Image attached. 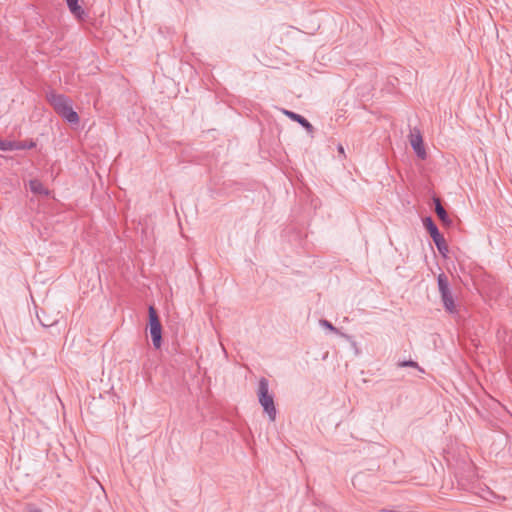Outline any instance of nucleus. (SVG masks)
<instances>
[{
    "label": "nucleus",
    "instance_id": "14",
    "mask_svg": "<svg viewBox=\"0 0 512 512\" xmlns=\"http://www.w3.org/2000/svg\"><path fill=\"white\" fill-rule=\"evenodd\" d=\"M398 366L399 367H412V368H417L419 369L421 372H423V369L418 365L417 362L413 361V360H403V361H400L398 362Z\"/></svg>",
    "mask_w": 512,
    "mask_h": 512
},
{
    "label": "nucleus",
    "instance_id": "17",
    "mask_svg": "<svg viewBox=\"0 0 512 512\" xmlns=\"http://www.w3.org/2000/svg\"><path fill=\"white\" fill-rule=\"evenodd\" d=\"M38 319H39L41 325L44 326V327H49V326L53 325V323H46V322L42 321L39 316H38Z\"/></svg>",
    "mask_w": 512,
    "mask_h": 512
},
{
    "label": "nucleus",
    "instance_id": "3",
    "mask_svg": "<svg viewBox=\"0 0 512 512\" xmlns=\"http://www.w3.org/2000/svg\"><path fill=\"white\" fill-rule=\"evenodd\" d=\"M438 290L445 311L449 314L458 312L450 286L448 277L444 273H440L437 277Z\"/></svg>",
    "mask_w": 512,
    "mask_h": 512
},
{
    "label": "nucleus",
    "instance_id": "13",
    "mask_svg": "<svg viewBox=\"0 0 512 512\" xmlns=\"http://www.w3.org/2000/svg\"><path fill=\"white\" fill-rule=\"evenodd\" d=\"M0 150L1 151H14V140H3L0 139Z\"/></svg>",
    "mask_w": 512,
    "mask_h": 512
},
{
    "label": "nucleus",
    "instance_id": "5",
    "mask_svg": "<svg viewBox=\"0 0 512 512\" xmlns=\"http://www.w3.org/2000/svg\"><path fill=\"white\" fill-rule=\"evenodd\" d=\"M410 144L416 153L417 157L421 160H425L427 157V153L424 147V142L422 135L419 130H415V132H411L410 134Z\"/></svg>",
    "mask_w": 512,
    "mask_h": 512
},
{
    "label": "nucleus",
    "instance_id": "6",
    "mask_svg": "<svg viewBox=\"0 0 512 512\" xmlns=\"http://www.w3.org/2000/svg\"><path fill=\"white\" fill-rule=\"evenodd\" d=\"M283 114L286 115L289 119L300 124L308 133H312L314 131L312 124L302 115L286 109H283Z\"/></svg>",
    "mask_w": 512,
    "mask_h": 512
},
{
    "label": "nucleus",
    "instance_id": "7",
    "mask_svg": "<svg viewBox=\"0 0 512 512\" xmlns=\"http://www.w3.org/2000/svg\"><path fill=\"white\" fill-rule=\"evenodd\" d=\"M433 202L435 205V213H436L437 217L439 218V220L442 222V224L444 226H447V227L451 226L452 220L450 219L447 211L443 207L441 200L437 197H434Z\"/></svg>",
    "mask_w": 512,
    "mask_h": 512
},
{
    "label": "nucleus",
    "instance_id": "2",
    "mask_svg": "<svg viewBox=\"0 0 512 512\" xmlns=\"http://www.w3.org/2000/svg\"><path fill=\"white\" fill-rule=\"evenodd\" d=\"M258 401L263 407L265 413H267L271 421H275L277 410L274 404V397L269 392V381L265 377H261L258 383L257 389Z\"/></svg>",
    "mask_w": 512,
    "mask_h": 512
},
{
    "label": "nucleus",
    "instance_id": "12",
    "mask_svg": "<svg viewBox=\"0 0 512 512\" xmlns=\"http://www.w3.org/2000/svg\"><path fill=\"white\" fill-rule=\"evenodd\" d=\"M36 147V142L32 139L30 140H14V150H29Z\"/></svg>",
    "mask_w": 512,
    "mask_h": 512
},
{
    "label": "nucleus",
    "instance_id": "10",
    "mask_svg": "<svg viewBox=\"0 0 512 512\" xmlns=\"http://www.w3.org/2000/svg\"><path fill=\"white\" fill-rule=\"evenodd\" d=\"M29 187L31 192L34 194H40V195H48L49 191L46 189L42 182L38 179H32L29 181Z\"/></svg>",
    "mask_w": 512,
    "mask_h": 512
},
{
    "label": "nucleus",
    "instance_id": "1",
    "mask_svg": "<svg viewBox=\"0 0 512 512\" xmlns=\"http://www.w3.org/2000/svg\"><path fill=\"white\" fill-rule=\"evenodd\" d=\"M46 99L59 116L71 124L79 123V115L73 110L72 101L69 97L51 91L46 94Z\"/></svg>",
    "mask_w": 512,
    "mask_h": 512
},
{
    "label": "nucleus",
    "instance_id": "4",
    "mask_svg": "<svg viewBox=\"0 0 512 512\" xmlns=\"http://www.w3.org/2000/svg\"><path fill=\"white\" fill-rule=\"evenodd\" d=\"M148 329L155 349L162 345V324L156 308L150 305L148 308Z\"/></svg>",
    "mask_w": 512,
    "mask_h": 512
},
{
    "label": "nucleus",
    "instance_id": "8",
    "mask_svg": "<svg viewBox=\"0 0 512 512\" xmlns=\"http://www.w3.org/2000/svg\"><path fill=\"white\" fill-rule=\"evenodd\" d=\"M67 6L70 12L77 18L83 19L85 17V11L81 5H79V0H66Z\"/></svg>",
    "mask_w": 512,
    "mask_h": 512
},
{
    "label": "nucleus",
    "instance_id": "18",
    "mask_svg": "<svg viewBox=\"0 0 512 512\" xmlns=\"http://www.w3.org/2000/svg\"><path fill=\"white\" fill-rule=\"evenodd\" d=\"M338 151H339L340 153H344V148H343L341 145H339V147H338Z\"/></svg>",
    "mask_w": 512,
    "mask_h": 512
},
{
    "label": "nucleus",
    "instance_id": "11",
    "mask_svg": "<svg viewBox=\"0 0 512 512\" xmlns=\"http://www.w3.org/2000/svg\"><path fill=\"white\" fill-rule=\"evenodd\" d=\"M422 222H423L424 228L427 230L430 237H432L440 232L437 225L435 224L434 220L430 216L424 217Z\"/></svg>",
    "mask_w": 512,
    "mask_h": 512
},
{
    "label": "nucleus",
    "instance_id": "15",
    "mask_svg": "<svg viewBox=\"0 0 512 512\" xmlns=\"http://www.w3.org/2000/svg\"><path fill=\"white\" fill-rule=\"evenodd\" d=\"M319 324H320L322 327H324V328H326V329H329L330 331H332V332H334V333H336V334H340L339 329H338V328H336V327H335L331 322H329V321H328V320H326V319H321V320L319 321Z\"/></svg>",
    "mask_w": 512,
    "mask_h": 512
},
{
    "label": "nucleus",
    "instance_id": "9",
    "mask_svg": "<svg viewBox=\"0 0 512 512\" xmlns=\"http://www.w3.org/2000/svg\"><path fill=\"white\" fill-rule=\"evenodd\" d=\"M431 238L435 243L439 253L442 254L443 256H446L449 250L444 236L439 232L438 234L432 236Z\"/></svg>",
    "mask_w": 512,
    "mask_h": 512
},
{
    "label": "nucleus",
    "instance_id": "16",
    "mask_svg": "<svg viewBox=\"0 0 512 512\" xmlns=\"http://www.w3.org/2000/svg\"><path fill=\"white\" fill-rule=\"evenodd\" d=\"M24 512H42V511H41V509H39L38 507H36L34 504H28V505L25 507Z\"/></svg>",
    "mask_w": 512,
    "mask_h": 512
}]
</instances>
